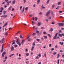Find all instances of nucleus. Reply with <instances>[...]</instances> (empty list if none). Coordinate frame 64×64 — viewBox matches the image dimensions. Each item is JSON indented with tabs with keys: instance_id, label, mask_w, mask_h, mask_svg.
<instances>
[{
	"instance_id": "f257e3e1",
	"label": "nucleus",
	"mask_w": 64,
	"mask_h": 64,
	"mask_svg": "<svg viewBox=\"0 0 64 64\" xmlns=\"http://www.w3.org/2000/svg\"><path fill=\"white\" fill-rule=\"evenodd\" d=\"M58 24L59 27H61V26H64V23H60L58 22Z\"/></svg>"
},
{
	"instance_id": "f03ea898",
	"label": "nucleus",
	"mask_w": 64,
	"mask_h": 64,
	"mask_svg": "<svg viewBox=\"0 0 64 64\" xmlns=\"http://www.w3.org/2000/svg\"><path fill=\"white\" fill-rule=\"evenodd\" d=\"M50 11H48L46 13V16L48 17V15H49V14H50Z\"/></svg>"
},
{
	"instance_id": "7ed1b4c3",
	"label": "nucleus",
	"mask_w": 64,
	"mask_h": 64,
	"mask_svg": "<svg viewBox=\"0 0 64 64\" xmlns=\"http://www.w3.org/2000/svg\"><path fill=\"white\" fill-rule=\"evenodd\" d=\"M6 54V53L5 52H4L2 54V57H4V55H5Z\"/></svg>"
},
{
	"instance_id": "20e7f679",
	"label": "nucleus",
	"mask_w": 64,
	"mask_h": 64,
	"mask_svg": "<svg viewBox=\"0 0 64 64\" xmlns=\"http://www.w3.org/2000/svg\"><path fill=\"white\" fill-rule=\"evenodd\" d=\"M24 40H22V42H21V43L22 45H23V44H24Z\"/></svg>"
},
{
	"instance_id": "39448f33",
	"label": "nucleus",
	"mask_w": 64,
	"mask_h": 64,
	"mask_svg": "<svg viewBox=\"0 0 64 64\" xmlns=\"http://www.w3.org/2000/svg\"><path fill=\"white\" fill-rule=\"evenodd\" d=\"M10 49L11 51H13V50H14V47L13 46L11 48H10Z\"/></svg>"
},
{
	"instance_id": "423d86ee",
	"label": "nucleus",
	"mask_w": 64,
	"mask_h": 64,
	"mask_svg": "<svg viewBox=\"0 0 64 64\" xmlns=\"http://www.w3.org/2000/svg\"><path fill=\"white\" fill-rule=\"evenodd\" d=\"M12 8V6H10L8 8V10L9 11H10L11 9V8Z\"/></svg>"
},
{
	"instance_id": "0eeeda50",
	"label": "nucleus",
	"mask_w": 64,
	"mask_h": 64,
	"mask_svg": "<svg viewBox=\"0 0 64 64\" xmlns=\"http://www.w3.org/2000/svg\"><path fill=\"white\" fill-rule=\"evenodd\" d=\"M17 44H18L19 46H20L21 45V43L20 42H19L17 43Z\"/></svg>"
},
{
	"instance_id": "6e6552de",
	"label": "nucleus",
	"mask_w": 64,
	"mask_h": 64,
	"mask_svg": "<svg viewBox=\"0 0 64 64\" xmlns=\"http://www.w3.org/2000/svg\"><path fill=\"white\" fill-rule=\"evenodd\" d=\"M41 25V22H38V26H40Z\"/></svg>"
},
{
	"instance_id": "1a4fd4ad",
	"label": "nucleus",
	"mask_w": 64,
	"mask_h": 64,
	"mask_svg": "<svg viewBox=\"0 0 64 64\" xmlns=\"http://www.w3.org/2000/svg\"><path fill=\"white\" fill-rule=\"evenodd\" d=\"M16 1L15 0H14L12 1V4H14L15 3Z\"/></svg>"
},
{
	"instance_id": "9d476101",
	"label": "nucleus",
	"mask_w": 64,
	"mask_h": 64,
	"mask_svg": "<svg viewBox=\"0 0 64 64\" xmlns=\"http://www.w3.org/2000/svg\"><path fill=\"white\" fill-rule=\"evenodd\" d=\"M16 42V43H18V42H19V38H18V39H17Z\"/></svg>"
},
{
	"instance_id": "9b49d317",
	"label": "nucleus",
	"mask_w": 64,
	"mask_h": 64,
	"mask_svg": "<svg viewBox=\"0 0 64 64\" xmlns=\"http://www.w3.org/2000/svg\"><path fill=\"white\" fill-rule=\"evenodd\" d=\"M36 33H33V34H32V36H35V35H36Z\"/></svg>"
},
{
	"instance_id": "f8f14e48",
	"label": "nucleus",
	"mask_w": 64,
	"mask_h": 64,
	"mask_svg": "<svg viewBox=\"0 0 64 64\" xmlns=\"http://www.w3.org/2000/svg\"><path fill=\"white\" fill-rule=\"evenodd\" d=\"M4 40V38H3L2 39V43H3Z\"/></svg>"
},
{
	"instance_id": "ddd939ff",
	"label": "nucleus",
	"mask_w": 64,
	"mask_h": 64,
	"mask_svg": "<svg viewBox=\"0 0 64 64\" xmlns=\"http://www.w3.org/2000/svg\"><path fill=\"white\" fill-rule=\"evenodd\" d=\"M0 9L2 10H4V8L3 7H1L0 8Z\"/></svg>"
},
{
	"instance_id": "4468645a",
	"label": "nucleus",
	"mask_w": 64,
	"mask_h": 64,
	"mask_svg": "<svg viewBox=\"0 0 64 64\" xmlns=\"http://www.w3.org/2000/svg\"><path fill=\"white\" fill-rule=\"evenodd\" d=\"M57 54V52H54L53 53V55H56Z\"/></svg>"
},
{
	"instance_id": "2eb2a0df",
	"label": "nucleus",
	"mask_w": 64,
	"mask_h": 64,
	"mask_svg": "<svg viewBox=\"0 0 64 64\" xmlns=\"http://www.w3.org/2000/svg\"><path fill=\"white\" fill-rule=\"evenodd\" d=\"M44 38L45 39V38H46V39H47V36H44Z\"/></svg>"
},
{
	"instance_id": "dca6fc26",
	"label": "nucleus",
	"mask_w": 64,
	"mask_h": 64,
	"mask_svg": "<svg viewBox=\"0 0 64 64\" xmlns=\"http://www.w3.org/2000/svg\"><path fill=\"white\" fill-rule=\"evenodd\" d=\"M22 7H22V6H20V10H21V9H22Z\"/></svg>"
},
{
	"instance_id": "f3484780",
	"label": "nucleus",
	"mask_w": 64,
	"mask_h": 64,
	"mask_svg": "<svg viewBox=\"0 0 64 64\" xmlns=\"http://www.w3.org/2000/svg\"><path fill=\"white\" fill-rule=\"evenodd\" d=\"M59 57H60V55H59V54H58L57 58H59Z\"/></svg>"
},
{
	"instance_id": "a211bd4d",
	"label": "nucleus",
	"mask_w": 64,
	"mask_h": 64,
	"mask_svg": "<svg viewBox=\"0 0 64 64\" xmlns=\"http://www.w3.org/2000/svg\"><path fill=\"white\" fill-rule=\"evenodd\" d=\"M35 20L36 21H37V19H38L36 17H35Z\"/></svg>"
},
{
	"instance_id": "6ab92c4d",
	"label": "nucleus",
	"mask_w": 64,
	"mask_h": 64,
	"mask_svg": "<svg viewBox=\"0 0 64 64\" xmlns=\"http://www.w3.org/2000/svg\"><path fill=\"white\" fill-rule=\"evenodd\" d=\"M8 32H6L5 35H6V36H7V35H8Z\"/></svg>"
},
{
	"instance_id": "aec40b11",
	"label": "nucleus",
	"mask_w": 64,
	"mask_h": 64,
	"mask_svg": "<svg viewBox=\"0 0 64 64\" xmlns=\"http://www.w3.org/2000/svg\"><path fill=\"white\" fill-rule=\"evenodd\" d=\"M42 8L43 9H44V8H45V7L43 6V5H42Z\"/></svg>"
},
{
	"instance_id": "412c9836",
	"label": "nucleus",
	"mask_w": 64,
	"mask_h": 64,
	"mask_svg": "<svg viewBox=\"0 0 64 64\" xmlns=\"http://www.w3.org/2000/svg\"><path fill=\"white\" fill-rule=\"evenodd\" d=\"M50 1V0H48L46 2L47 4H48Z\"/></svg>"
},
{
	"instance_id": "4be33fe9",
	"label": "nucleus",
	"mask_w": 64,
	"mask_h": 64,
	"mask_svg": "<svg viewBox=\"0 0 64 64\" xmlns=\"http://www.w3.org/2000/svg\"><path fill=\"white\" fill-rule=\"evenodd\" d=\"M24 9H25V8L24 7L23 8V9H22V12L23 13V12H24Z\"/></svg>"
},
{
	"instance_id": "5701e85b",
	"label": "nucleus",
	"mask_w": 64,
	"mask_h": 64,
	"mask_svg": "<svg viewBox=\"0 0 64 64\" xmlns=\"http://www.w3.org/2000/svg\"><path fill=\"white\" fill-rule=\"evenodd\" d=\"M60 44H61V45H63V42H60Z\"/></svg>"
},
{
	"instance_id": "b1692460",
	"label": "nucleus",
	"mask_w": 64,
	"mask_h": 64,
	"mask_svg": "<svg viewBox=\"0 0 64 64\" xmlns=\"http://www.w3.org/2000/svg\"><path fill=\"white\" fill-rule=\"evenodd\" d=\"M14 47H17L18 46L17 44H15L14 45Z\"/></svg>"
},
{
	"instance_id": "393cba45",
	"label": "nucleus",
	"mask_w": 64,
	"mask_h": 64,
	"mask_svg": "<svg viewBox=\"0 0 64 64\" xmlns=\"http://www.w3.org/2000/svg\"><path fill=\"white\" fill-rule=\"evenodd\" d=\"M45 56V57H46V54L45 53L43 56V57Z\"/></svg>"
},
{
	"instance_id": "a878e982",
	"label": "nucleus",
	"mask_w": 64,
	"mask_h": 64,
	"mask_svg": "<svg viewBox=\"0 0 64 64\" xmlns=\"http://www.w3.org/2000/svg\"><path fill=\"white\" fill-rule=\"evenodd\" d=\"M14 55V54H12L11 55H10L9 56V57H11V56H13V55Z\"/></svg>"
},
{
	"instance_id": "bb28decb",
	"label": "nucleus",
	"mask_w": 64,
	"mask_h": 64,
	"mask_svg": "<svg viewBox=\"0 0 64 64\" xmlns=\"http://www.w3.org/2000/svg\"><path fill=\"white\" fill-rule=\"evenodd\" d=\"M6 5L7 6H9V3L8 2H7Z\"/></svg>"
},
{
	"instance_id": "cd10ccee",
	"label": "nucleus",
	"mask_w": 64,
	"mask_h": 64,
	"mask_svg": "<svg viewBox=\"0 0 64 64\" xmlns=\"http://www.w3.org/2000/svg\"><path fill=\"white\" fill-rule=\"evenodd\" d=\"M37 4H39V2H40V0H38L37 1Z\"/></svg>"
},
{
	"instance_id": "c85d7f7f",
	"label": "nucleus",
	"mask_w": 64,
	"mask_h": 64,
	"mask_svg": "<svg viewBox=\"0 0 64 64\" xmlns=\"http://www.w3.org/2000/svg\"><path fill=\"white\" fill-rule=\"evenodd\" d=\"M34 46H32V47L31 48V50H32H32H34Z\"/></svg>"
},
{
	"instance_id": "c756f323",
	"label": "nucleus",
	"mask_w": 64,
	"mask_h": 64,
	"mask_svg": "<svg viewBox=\"0 0 64 64\" xmlns=\"http://www.w3.org/2000/svg\"><path fill=\"white\" fill-rule=\"evenodd\" d=\"M7 15H5L4 16V18H6V17H7Z\"/></svg>"
},
{
	"instance_id": "7c9ffc66",
	"label": "nucleus",
	"mask_w": 64,
	"mask_h": 64,
	"mask_svg": "<svg viewBox=\"0 0 64 64\" xmlns=\"http://www.w3.org/2000/svg\"><path fill=\"white\" fill-rule=\"evenodd\" d=\"M55 5H52V8H54V7H55Z\"/></svg>"
},
{
	"instance_id": "2f4dec72",
	"label": "nucleus",
	"mask_w": 64,
	"mask_h": 64,
	"mask_svg": "<svg viewBox=\"0 0 64 64\" xmlns=\"http://www.w3.org/2000/svg\"><path fill=\"white\" fill-rule=\"evenodd\" d=\"M53 29H52V28H51L50 29V31H52V32L53 31Z\"/></svg>"
},
{
	"instance_id": "473e14b6",
	"label": "nucleus",
	"mask_w": 64,
	"mask_h": 64,
	"mask_svg": "<svg viewBox=\"0 0 64 64\" xmlns=\"http://www.w3.org/2000/svg\"><path fill=\"white\" fill-rule=\"evenodd\" d=\"M3 51V48H2L0 52H2Z\"/></svg>"
},
{
	"instance_id": "72a5a7b5",
	"label": "nucleus",
	"mask_w": 64,
	"mask_h": 64,
	"mask_svg": "<svg viewBox=\"0 0 64 64\" xmlns=\"http://www.w3.org/2000/svg\"><path fill=\"white\" fill-rule=\"evenodd\" d=\"M48 19H49V20H51V16H49L48 18Z\"/></svg>"
},
{
	"instance_id": "f704fd0d",
	"label": "nucleus",
	"mask_w": 64,
	"mask_h": 64,
	"mask_svg": "<svg viewBox=\"0 0 64 64\" xmlns=\"http://www.w3.org/2000/svg\"><path fill=\"white\" fill-rule=\"evenodd\" d=\"M3 12L4 13V14H5V13H6V11H5V10L3 11Z\"/></svg>"
},
{
	"instance_id": "c9c22d12",
	"label": "nucleus",
	"mask_w": 64,
	"mask_h": 64,
	"mask_svg": "<svg viewBox=\"0 0 64 64\" xmlns=\"http://www.w3.org/2000/svg\"><path fill=\"white\" fill-rule=\"evenodd\" d=\"M61 4V2H59L58 3V5H60Z\"/></svg>"
},
{
	"instance_id": "e433bc0d",
	"label": "nucleus",
	"mask_w": 64,
	"mask_h": 64,
	"mask_svg": "<svg viewBox=\"0 0 64 64\" xmlns=\"http://www.w3.org/2000/svg\"><path fill=\"white\" fill-rule=\"evenodd\" d=\"M7 24H8V22H6V23L4 24V26H6V25H7Z\"/></svg>"
},
{
	"instance_id": "4c0bfd02",
	"label": "nucleus",
	"mask_w": 64,
	"mask_h": 64,
	"mask_svg": "<svg viewBox=\"0 0 64 64\" xmlns=\"http://www.w3.org/2000/svg\"><path fill=\"white\" fill-rule=\"evenodd\" d=\"M53 38L54 39H56V36H54V37Z\"/></svg>"
},
{
	"instance_id": "58836bf2",
	"label": "nucleus",
	"mask_w": 64,
	"mask_h": 64,
	"mask_svg": "<svg viewBox=\"0 0 64 64\" xmlns=\"http://www.w3.org/2000/svg\"><path fill=\"white\" fill-rule=\"evenodd\" d=\"M43 34H47V33L46 32H43Z\"/></svg>"
},
{
	"instance_id": "ea45409f",
	"label": "nucleus",
	"mask_w": 64,
	"mask_h": 64,
	"mask_svg": "<svg viewBox=\"0 0 64 64\" xmlns=\"http://www.w3.org/2000/svg\"><path fill=\"white\" fill-rule=\"evenodd\" d=\"M39 59V57H38V56H36L35 58L36 59Z\"/></svg>"
},
{
	"instance_id": "a19ab883",
	"label": "nucleus",
	"mask_w": 64,
	"mask_h": 64,
	"mask_svg": "<svg viewBox=\"0 0 64 64\" xmlns=\"http://www.w3.org/2000/svg\"><path fill=\"white\" fill-rule=\"evenodd\" d=\"M15 42L14 41H12V45H13V44H15Z\"/></svg>"
},
{
	"instance_id": "79ce46f5",
	"label": "nucleus",
	"mask_w": 64,
	"mask_h": 64,
	"mask_svg": "<svg viewBox=\"0 0 64 64\" xmlns=\"http://www.w3.org/2000/svg\"><path fill=\"white\" fill-rule=\"evenodd\" d=\"M32 45L33 46H35V44L34 42H33Z\"/></svg>"
},
{
	"instance_id": "37998d69",
	"label": "nucleus",
	"mask_w": 64,
	"mask_h": 64,
	"mask_svg": "<svg viewBox=\"0 0 64 64\" xmlns=\"http://www.w3.org/2000/svg\"><path fill=\"white\" fill-rule=\"evenodd\" d=\"M46 22H48V19L47 18H46Z\"/></svg>"
},
{
	"instance_id": "c03bdc74",
	"label": "nucleus",
	"mask_w": 64,
	"mask_h": 64,
	"mask_svg": "<svg viewBox=\"0 0 64 64\" xmlns=\"http://www.w3.org/2000/svg\"><path fill=\"white\" fill-rule=\"evenodd\" d=\"M48 36H49V37L50 38L51 37V35H50V34H48Z\"/></svg>"
},
{
	"instance_id": "a18cd8bd",
	"label": "nucleus",
	"mask_w": 64,
	"mask_h": 64,
	"mask_svg": "<svg viewBox=\"0 0 64 64\" xmlns=\"http://www.w3.org/2000/svg\"><path fill=\"white\" fill-rule=\"evenodd\" d=\"M57 34H58V33H56V34H55V36L56 37H57Z\"/></svg>"
},
{
	"instance_id": "49530a36",
	"label": "nucleus",
	"mask_w": 64,
	"mask_h": 64,
	"mask_svg": "<svg viewBox=\"0 0 64 64\" xmlns=\"http://www.w3.org/2000/svg\"><path fill=\"white\" fill-rule=\"evenodd\" d=\"M58 36H60V37H62V35H61V34H58Z\"/></svg>"
},
{
	"instance_id": "de8ad7c7",
	"label": "nucleus",
	"mask_w": 64,
	"mask_h": 64,
	"mask_svg": "<svg viewBox=\"0 0 64 64\" xmlns=\"http://www.w3.org/2000/svg\"><path fill=\"white\" fill-rule=\"evenodd\" d=\"M36 40H37L38 42H39V41H40V39H37Z\"/></svg>"
},
{
	"instance_id": "09e8293b",
	"label": "nucleus",
	"mask_w": 64,
	"mask_h": 64,
	"mask_svg": "<svg viewBox=\"0 0 64 64\" xmlns=\"http://www.w3.org/2000/svg\"><path fill=\"white\" fill-rule=\"evenodd\" d=\"M39 31H38V30H36V33H38H38H39Z\"/></svg>"
},
{
	"instance_id": "8fccbe9b",
	"label": "nucleus",
	"mask_w": 64,
	"mask_h": 64,
	"mask_svg": "<svg viewBox=\"0 0 64 64\" xmlns=\"http://www.w3.org/2000/svg\"><path fill=\"white\" fill-rule=\"evenodd\" d=\"M26 55L27 56H29V53H27Z\"/></svg>"
},
{
	"instance_id": "3c124183",
	"label": "nucleus",
	"mask_w": 64,
	"mask_h": 64,
	"mask_svg": "<svg viewBox=\"0 0 64 64\" xmlns=\"http://www.w3.org/2000/svg\"><path fill=\"white\" fill-rule=\"evenodd\" d=\"M32 16H33V15H32V14H30V15H29V16L30 17H32Z\"/></svg>"
},
{
	"instance_id": "603ef678",
	"label": "nucleus",
	"mask_w": 64,
	"mask_h": 64,
	"mask_svg": "<svg viewBox=\"0 0 64 64\" xmlns=\"http://www.w3.org/2000/svg\"><path fill=\"white\" fill-rule=\"evenodd\" d=\"M39 14L40 15H41L42 14V12H40L39 13Z\"/></svg>"
},
{
	"instance_id": "864d4df0",
	"label": "nucleus",
	"mask_w": 64,
	"mask_h": 64,
	"mask_svg": "<svg viewBox=\"0 0 64 64\" xmlns=\"http://www.w3.org/2000/svg\"><path fill=\"white\" fill-rule=\"evenodd\" d=\"M20 32V31H18V32H17V33H16V34H18V33H19Z\"/></svg>"
},
{
	"instance_id": "5fc2aeb1",
	"label": "nucleus",
	"mask_w": 64,
	"mask_h": 64,
	"mask_svg": "<svg viewBox=\"0 0 64 64\" xmlns=\"http://www.w3.org/2000/svg\"><path fill=\"white\" fill-rule=\"evenodd\" d=\"M25 9L26 10H28V7H26V8Z\"/></svg>"
},
{
	"instance_id": "6e6d98bb",
	"label": "nucleus",
	"mask_w": 64,
	"mask_h": 64,
	"mask_svg": "<svg viewBox=\"0 0 64 64\" xmlns=\"http://www.w3.org/2000/svg\"><path fill=\"white\" fill-rule=\"evenodd\" d=\"M58 12H59V13H62V11H59Z\"/></svg>"
},
{
	"instance_id": "4d7b16f0",
	"label": "nucleus",
	"mask_w": 64,
	"mask_h": 64,
	"mask_svg": "<svg viewBox=\"0 0 64 64\" xmlns=\"http://www.w3.org/2000/svg\"><path fill=\"white\" fill-rule=\"evenodd\" d=\"M20 38H23V37L21 35H20Z\"/></svg>"
},
{
	"instance_id": "13d9d810",
	"label": "nucleus",
	"mask_w": 64,
	"mask_h": 64,
	"mask_svg": "<svg viewBox=\"0 0 64 64\" xmlns=\"http://www.w3.org/2000/svg\"><path fill=\"white\" fill-rule=\"evenodd\" d=\"M52 45V44H50L49 45V47H51Z\"/></svg>"
},
{
	"instance_id": "bf43d9fd",
	"label": "nucleus",
	"mask_w": 64,
	"mask_h": 64,
	"mask_svg": "<svg viewBox=\"0 0 64 64\" xmlns=\"http://www.w3.org/2000/svg\"><path fill=\"white\" fill-rule=\"evenodd\" d=\"M61 32H62V30H60V31L58 32V33H61Z\"/></svg>"
},
{
	"instance_id": "052dcab7",
	"label": "nucleus",
	"mask_w": 64,
	"mask_h": 64,
	"mask_svg": "<svg viewBox=\"0 0 64 64\" xmlns=\"http://www.w3.org/2000/svg\"><path fill=\"white\" fill-rule=\"evenodd\" d=\"M55 48H57V47H58V46L56 45L55 46Z\"/></svg>"
},
{
	"instance_id": "680f3d73",
	"label": "nucleus",
	"mask_w": 64,
	"mask_h": 64,
	"mask_svg": "<svg viewBox=\"0 0 64 64\" xmlns=\"http://www.w3.org/2000/svg\"><path fill=\"white\" fill-rule=\"evenodd\" d=\"M38 57H41V54H39L38 55Z\"/></svg>"
},
{
	"instance_id": "e2e57ef3",
	"label": "nucleus",
	"mask_w": 64,
	"mask_h": 64,
	"mask_svg": "<svg viewBox=\"0 0 64 64\" xmlns=\"http://www.w3.org/2000/svg\"><path fill=\"white\" fill-rule=\"evenodd\" d=\"M54 50V49L53 48H52L51 50V51H53Z\"/></svg>"
},
{
	"instance_id": "0e129e2a",
	"label": "nucleus",
	"mask_w": 64,
	"mask_h": 64,
	"mask_svg": "<svg viewBox=\"0 0 64 64\" xmlns=\"http://www.w3.org/2000/svg\"><path fill=\"white\" fill-rule=\"evenodd\" d=\"M58 64H59V60H58Z\"/></svg>"
},
{
	"instance_id": "69168bd1",
	"label": "nucleus",
	"mask_w": 64,
	"mask_h": 64,
	"mask_svg": "<svg viewBox=\"0 0 64 64\" xmlns=\"http://www.w3.org/2000/svg\"><path fill=\"white\" fill-rule=\"evenodd\" d=\"M29 38H30V36H28V37L27 38V39H28Z\"/></svg>"
},
{
	"instance_id": "338daca9",
	"label": "nucleus",
	"mask_w": 64,
	"mask_h": 64,
	"mask_svg": "<svg viewBox=\"0 0 64 64\" xmlns=\"http://www.w3.org/2000/svg\"><path fill=\"white\" fill-rule=\"evenodd\" d=\"M26 0H23L24 3H25L26 2Z\"/></svg>"
},
{
	"instance_id": "774afa93",
	"label": "nucleus",
	"mask_w": 64,
	"mask_h": 64,
	"mask_svg": "<svg viewBox=\"0 0 64 64\" xmlns=\"http://www.w3.org/2000/svg\"><path fill=\"white\" fill-rule=\"evenodd\" d=\"M61 29H62V30H64V28H62Z\"/></svg>"
}]
</instances>
